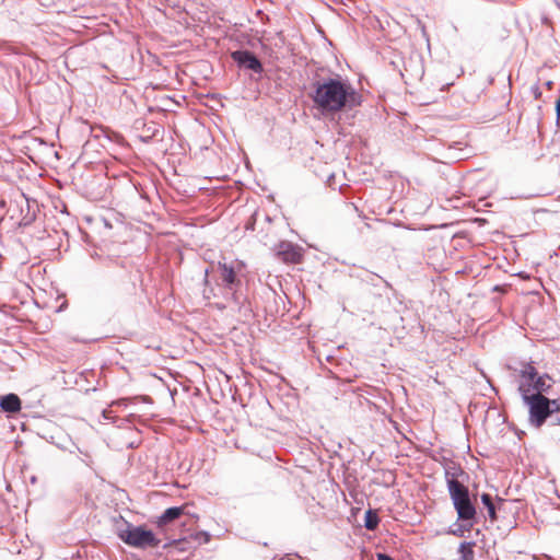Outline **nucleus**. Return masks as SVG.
<instances>
[{
  "label": "nucleus",
  "instance_id": "1",
  "mask_svg": "<svg viewBox=\"0 0 560 560\" xmlns=\"http://www.w3.org/2000/svg\"><path fill=\"white\" fill-rule=\"evenodd\" d=\"M311 97L314 106L325 115L336 114L345 108L352 109L361 104V95L350 83L338 78L316 81Z\"/></svg>",
  "mask_w": 560,
  "mask_h": 560
},
{
  "label": "nucleus",
  "instance_id": "2",
  "mask_svg": "<svg viewBox=\"0 0 560 560\" xmlns=\"http://www.w3.org/2000/svg\"><path fill=\"white\" fill-rule=\"evenodd\" d=\"M525 405L528 407L529 423L536 429L541 428L547 419L552 425H560V398L549 399L544 395L530 394V385L518 386Z\"/></svg>",
  "mask_w": 560,
  "mask_h": 560
},
{
  "label": "nucleus",
  "instance_id": "3",
  "mask_svg": "<svg viewBox=\"0 0 560 560\" xmlns=\"http://www.w3.org/2000/svg\"><path fill=\"white\" fill-rule=\"evenodd\" d=\"M118 536L124 542L136 548H154L160 544L154 533L142 526L128 525L126 529L119 532Z\"/></svg>",
  "mask_w": 560,
  "mask_h": 560
},
{
  "label": "nucleus",
  "instance_id": "4",
  "mask_svg": "<svg viewBox=\"0 0 560 560\" xmlns=\"http://www.w3.org/2000/svg\"><path fill=\"white\" fill-rule=\"evenodd\" d=\"M454 490H450V497L457 512L458 520L472 521L476 516V509L470 501L469 491L466 486L453 485Z\"/></svg>",
  "mask_w": 560,
  "mask_h": 560
},
{
  "label": "nucleus",
  "instance_id": "5",
  "mask_svg": "<svg viewBox=\"0 0 560 560\" xmlns=\"http://www.w3.org/2000/svg\"><path fill=\"white\" fill-rule=\"evenodd\" d=\"M232 58L241 68L253 70L255 72H258L261 69L259 60L249 51H234L232 54Z\"/></svg>",
  "mask_w": 560,
  "mask_h": 560
},
{
  "label": "nucleus",
  "instance_id": "6",
  "mask_svg": "<svg viewBox=\"0 0 560 560\" xmlns=\"http://www.w3.org/2000/svg\"><path fill=\"white\" fill-rule=\"evenodd\" d=\"M465 475L466 472L459 465L455 463L447 464L445 467V478L448 491L454 490L453 485L464 486L459 479Z\"/></svg>",
  "mask_w": 560,
  "mask_h": 560
},
{
  "label": "nucleus",
  "instance_id": "7",
  "mask_svg": "<svg viewBox=\"0 0 560 560\" xmlns=\"http://www.w3.org/2000/svg\"><path fill=\"white\" fill-rule=\"evenodd\" d=\"M0 407L4 412L16 413L22 408V401L16 394L0 396Z\"/></svg>",
  "mask_w": 560,
  "mask_h": 560
},
{
  "label": "nucleus",
  "instance_id": "8",
  "mask_svg": "<svg viewBox=\"0 0 560 560\" xmlns=\"http://www.w3.org/2000/svg\"><path fill=\"white\" fill-rule=\"evenodd\" d=\"M302 258V248L291 243L282 242V261L299 262Z\"/></svg>",
  "mask_w": 560,
  "mask_h": 560
},
{
  "label": "nucleus",
  "instance_id": "9",
  "mask_svg": "<svg viewBox=\"0 0 560 560\" xmlns=\"http://www.w3.org/2000/svg\"><path fill=\"white\" fill-rule=\"evenodd\" d=\"M219 273L222 282L229 287L232 288L236 282V273L234 271V268L226 265V264H219Z\"/></svg>",
  "mask_w": 560,
  "mask_h": 560
},
{
  "label": "nucleus",
  "instance_id": "10",
  "mask_svg": "<svg viewBox=\"0 0 560 560\" xmlns=\"http://www.w3.org/2000/svg\"><path fill=\"white\" fill-rule=\"evenodd\" d=\"M185 506H173L164 511L159 518L160 525H166L184 514Z\"/></svg>",
  "mask_w": 560,
  "mask_h": 560
},
{
  "label": "nucleus",
  "instance_id": "11",
  "mask_svg": "<svg viewBox=\"0 0 560 560\" xmlns=\"http://www.w3.org/2000/svg\"><path fill=\"white\" fill-rule=\"evenodd\" d=\"M536 378H537V371H536V369L533 365L527 364L521 371L520 386L523 383L529 384L530 385V394H533V384L535 383Z\"/></svg>",
  "mask_w": 560,
  "mask_h": 560
},
{
  "label": "nucleus",
  "instance_id": "12",
  "mask_svg": "<svg viewBox=\"0 0 560 560\" xmlns=\"http://www.w3.org/2000/svg\"><path fill=\"white\" fill-rule=\"evenodd\" d=\"M550 378L547 375H538L533 384V394H539L542 395V393H546L551 387V384L548 382Z\"/></svg>",
  "mask_w": 560,
  "mask_h": 560
},
{
  "label": "nucleus",
  "instance_id": "13",
  "mask_svg": "<svg viewBox=\"0 0 560 560\" xmlns=\"http://www.w3.org/2000/svg\"><path fill=\"white\" fill-rule=\"evenodd\" d=\"M380 518L376 512L368 510L364 516V526L369 530H374L378 525Z\"/></svg>",
  "mask_w": 560,
  "mask_h": 560
},
{
  "label": "nucleus",
  "instance_id": "14",
  "mask_svg": "<svg viewBox=\"0 0 560 560\" xmlns=\"http://www.w3.org/2000/svg\"><path fill=\"white\" fill-rule=\"evenodd\" d=\"M481 502L488 510L489 517L494 521L497 518L495 516V505L492 501V497L488 493L481 494Z\"/></svg>",
  "mask_w": 560,
  "mask_h": 560
},
{
  "label": "nucleus",
  "instance_id": "15",
  "mask_svg": "<svg viewBox=\"0 0 560 560\" xmlns=\"http://www.w3.org/2000/svg\"><path fill=\"white\" fill-rule=\"evenodd\" d=\"M458 551L462 560H474L475 553L471 542H462Z\"/></svg>",
  "mask_w": 560,
  "mask_h": 560
},
{
  "label": "nucleus",
  "instance_id": "16",
  "mask_svg": "<svg viewBox=\"0 0 560 560\" xmlns=\"http://www.w3.org/2000/svg\"><path fill=\"white\" fill-rule=\"evenodd\" d=\"M103 417H104V419L112 420L113 419L112 411L107 410V409L103 410Z\"/></svg>",
  "mask_w": 560,
  "mask_h": 560
},
{
  "label": "nucleus",
  "instance_id": "17",
  "mask_svg": "<svg viewBox=\"0 0 560 560\" xmlns=\"http://www.w3.org/2000/svg\"><path fill=\"white\" fill-rule=\"evenodd\" d=\"M556 109H557V117H558V126L560 127V96H559V100L557 101Z\"/></svg>",
  "mask_w": 560,
  "mask_h": 560
},
{
  "label": "nucleus",
  "instance_id": "18",
  "mask_svg": "<svg viewBox=\"0 0 560 560\" xmlns=\"http://www.w3.org/2000/svg\"><path fill=\"white\" fill-rule=\"evenodd\" d=\"M377 560H394V559L392 557H389L388 555L378 553L377 555Z\"/></svg>",
  "mask_w": 560,
  "mask_h": 560
},
{
  "label": "nucleus",
  "instance_id": "19",
  "mask_svg": "<svg viewBox=\"0 0 560 560\" xmlns=\"http://www.w3.org/2000/svg\"><path fill=\"white\" fill-rule=\"evenodd\" d=\"M202 536L205 537V541L208 542L209 541V535L203 533Z\"/></svg>",
  "mask_w": 560,
  "mask_h": 560
}]
</instances>
